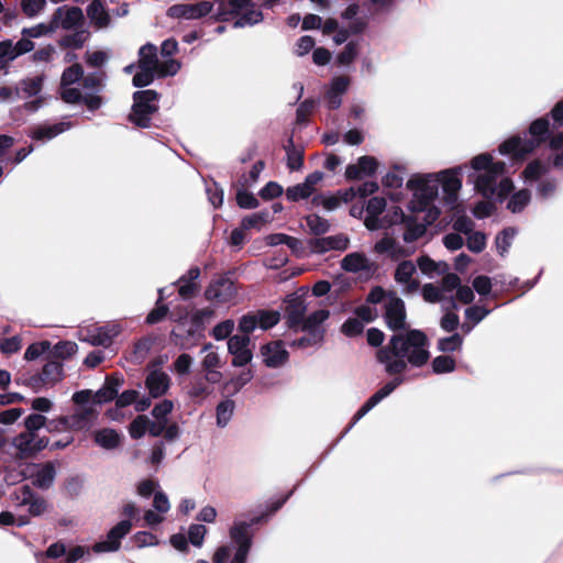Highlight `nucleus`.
<instances>
[{
    "mask_svg": "<svg viewBox=\"0 0 563 563\" xmlns=\"http://www.w3.org/2000/svg\"><path fill=\"white\" fill-rule=\"evenodd\" d=\"M229 536L235 544V553L231 563H245L252 547L251 523L235 520L230 528Z\"/></svg>",
    "mask_w": 563,
    "mask_h": 563,
    "instance_id": "nucleus-8",
    "label": "nucleus"
},
{
    "mask_svg": "<svg viewBox=\"0 0 563 563\" xmlns=\"http://www.w3.org/2000/svg\"><path fill=\"white\" fill-rule=\"evenodd\" d=\"M60 97L67 103H77L82 101L91 111L97 110L102 104V99L95 93H82L78 88L60 85Z\"/></svg>",
    "mask_w": 563,
    "mask_h": 563,
    "instance_id": "nucleus-21",
    "label": "nucleus"
},
{
    "mask_svg": "<svg viewBox=\"0 0 563 563\" xmlns=\"http://www.w3.org/2000/svg\"><path fill=\"white\" fill-rule=\"evenodd\" d=\"M287 151V166L291 170H298L302 166V152L299 148L292 146V140H289V145L286 147Z\"/></svg>",
    "mask_w": 563,
    "mask_h": 563,
    "instance_id": "nucleus-53",
    "label": "nucleus"
},
{
    "mask_svg": "<svg viewBox=\"0 0 563 563\" xmlns=\"http://www.w3.org/2000/svg\"><path fill=\"white\" fill-rule=\"evenodd\" d=\"M95 443L104 450H113L120 445L121 437L114 430L110 428H103L96 430L92 433Z\"/></svg>",
    "mask_w": 563,
    "mask_h": 563,
    "instance_id": "nucleus-35",
    "label": "nucleus"
},
{
    "mask_svg": "<svg viewBox=\"0 0 563 563\" xmlns=\"http://www.w3.org/2000/svg\"><path fill=\"white\" fill-rule=\"evenodd\" d=\"M145 386L153 398H158L169 389L170 378L164 371L153 366L146 376Z\"/></svg>",
    "mask_w": 563,
    "mask_h": 563,
    "instance_id": "nucleus-24",
    "label": "nucleus"
},
{
    "mask_svg": "<svg viewBox=\"0 0 563 563\" xmlns=\"http://www.w3.org/2000/svg\"><path fill=\"white\" fill-rule=\"evenodd\" d=\"M455 368V361L451 356L441 355L432 361V369L437 374L451 373Z\"/></svg>",
    "mask_w": 563,
    "mask_h": 563,
    "instance_id": "nucleus-52",
    "label": "nucleus"
},
{
    "mask_svg": "<svg viewBox=\"0 0 563 563\" xmlns=\"http://www.w3.org/2000/svg\"><path fill=\"white\" fill-rule=\"evenodd\" d=\"M473 173L470 178L474 181L475 189L485 198L504 200L514 189V183L505 177L506 165L504 162H495L489 154H479L471 161Z\"/></svg>",
    "mask_w": 563,
    "mask_h": 563,
    "instance_id": "nucleus-2",
    "label": "nucleus"
},
{
    "mask_svg": "<svg viewBox=\"0 0 563 563\" xmlns=\"http://www.w3.org/2000/svg\"><path fill=\"white\" fill-rule=\"evenodd\" d=\"M205 356L201 361L203 369L219 368L221 366V358L219 353L214 350L213 345L208 343L202 347Z\"/></svg>",
    "mask_w": 563,
    "mask_h": 563,
    "instance_id": "nucleus-46",
    "label": "nucleus"
},
{
    "mask_svg": "<svg viewBox=\"0 0 563 563\" xmlns=\"http://www.w3.org/2000/svg\"><path fill=\"white\" fill-rule=\"evenodd\" d=\"M150 426V419L146 416H137L130 424L129 432L131 438L140 439L146 432Z\"/></svg>",
    "mask_w": 563,
    "mask_h": 563,
    "instance_id": "nucleus-51",
    "label": "nucleus"
},
{
    "mask_svg": "<svg viewBox=\"0 0 563 563\" xmlns=\"http://www.w3.org/2000/svg\"><path fill=\"white\" fill-rule=\"evenodd\" d=\"M131 528L132 525L129 520L120 521L109 531L104 541L93 545V551L97 553L117 551L120 548L121 539L130 532Z\"/></svg>",
    "mask_w": 563,
    "mask_h": 563,
    "instance_id": "nucleus-18",
    "label": "nucleus"
},
{
    "mask_svg": "<svg viewBox=\"0 0 563 563\" xmlns=\"http://www.w3.org/2000/svg\"><path fill=\"white\" fill-rule=\"evenodd\" d=\"M209 301L216 303H227L234 299L236 289L233 282L228 277H220L213 280L205 291Z\"/></svg>",
    "mask_w": 563,
    "mask_h": 563,
    "instance_id": "nucleus-14",
    "label": "nucleus"
},
{
    "mask_svg": "<svg viewBox=\"0 0 563 563\" xmlns=\"http://www.w3.org/2000/svg\"><path fill=\"white\" fill-rule=\"evenodd\" d=\"M56 472L53 464L43 465L34 475V484L40 488H48L55 478Z\"/></svg>",
    "mask_w": 563,
    "mask_h": 563,
    "instance_id": "nucleus-42",
    "label": "nucleus"
},
{
    "mask_svg": "<svg viewBox=\"0 0 563 563\" xmlns=\"http://www.w3.org/2000/svg\"><path fill=\"white\" fill-rule=\"evenodd\" d=\"M57 29V24L55 22H51L49 24L40 23L37 25L31 27H24L21 32L22 36L32 38H38L44 35L51 34L55 32Z\"/></svg>",
    "mask_w": 563,
    "mask_h": 563,
    "instance_id": "nucleus-44",
    "label": "nucleus"
},
{
    "mask_svg": "<svg viewBox=\"0 0 563 563\" xmlns=\"http://www.w3.org/2000/svg\"><path fill=\"white\" fill-rule=\"evenodd\" d=\"M307 309L308 303L306 302L305 294H291L288 296L285 313L290 328L296 330L302 323Z\"/></svg>",
    "mask_w": 563,
    "mask_h": 563,
    "instance_id": "nucleus-20",
    "label": "nucleus"
},
{
    "mask_svg": "<svg viewBox=\"0 0 563 563\" xmlns=\"http://www.w3.org/2000/svg\"><path fill=\"white\" fill-rule=\"evenodd\" d=\"M423 223H412L407 220L405 222V232H404V241L407 243H411L419 238H421L426 232V227L428 225L426 221Z\"/></svg>",
    "mask_w": 563,
    "mask_h": 563,
    "instance_id": "nucleus-48",
    "label": "nucleus"
},
{
    "mask_svg": "<svg viewBox=\"0 0 563 563\" xmlns=\"http://www.w3.org/2000/svg\"><path fill=\"white\" fill-rule=\"evenodd\" d=\"M73 401L78 407L92 406L93 408H96V406H97L95 393L89 389L75 393L73 395Z\"/></svg>",
    "mask_w": 563,
    "mask_h": 563,
    "instance_id": "nucleus-64",
    "label": "nucleus"
},
{
    "mask_svg": "<svg viewBox=\"0 0 563 563\" xmlns=\"http://www.w3.org/2000/svg\"><path fill=\"white\" fill-rule=\"evenodd\" d=\"M407 187L412 191L409 208L417 213V221L432 224L439 217L440 210L434 205L439 194V179L433 174L417 175L408 180Z\"/></svg>",
    "mask_w": 563,
    "mask_h": 563,
    "instance_id": "nucleus-3",
    "label": "nucleus"
},
{
    "mask_svg": "<svg viewBox=\"0 0 563 563\" xmlns=\"http://www.w3.org/2000/svg\"><path fill=\"white\" fill-rule=\"evenodd\" d=\"M44 80L45 75L41 74L23 78L18 82L16 86L20 98L35 97L34 100L24 103V109L26 111L35 112L44 104L45 99L40 95L43 89Z\"/></svg>",
    "mask_w": 563,
    "mask_h": 563,
    "instance_id": "nucleus-9",
    "label": "nucleus"
},
{
    "mask_svg": "<svg viewBox=\"0 0 563 563\" xmlns=\"http://www.w3.org/2000/svg\"><path fill=\"white\" fill-rule=\"evenodd\" d=\"M350 245L346 234L339 233L330 236L316 238L310 241V251L314 254H323L330 251H345Z\"/></svg>",
    "mask_w": 563,
    "mask_h": 563,
    "instance_id": "nucleus-17",
    "label": "nucleus"
},
{
    "mask_svg": "<svg viewBox=\"0 0 563 563\" xmlns=\"http://www.w3.org/2000/svg\"><path fill=\"white\" fill-rule=\"evenodd\" d=\"M118 383L112 379H107L104 386L95 393L97 405L108 402L118 395Z\"/></svg>",
    "mask_w": 563,
    "mask_h": 563,
    "instance_id": "nucleus-45",
    "label": "nucleus"
},
{
    "mask_svg": "<svg viewBox=\"0 0 563 563\" xmlns=\"http://www.w3.org/2000/svg\"><path fill=\"white\" fill-rule=\"evenodd\" d=\"M170 509V503L167 495L163 492H155L153 499V509L144 514L145 523L150 527L157 526L165 520V515Z\"/></svg>",
    "mask_w": 563,
    "mask_h": 563,
    "instance_id": "nucleus-23",
    "label": "nucleus"
},
{
    "mask_svg": "<svg viewBox=\"0 0 563 563\" xmlns=\"http://www.w3.org/2000/svg\"><path fill=\"white\" fill-rule=\"evenodd\" d=\"M133 107L130 121L140 128L150 126L151 117L157 111V93L154 90L136 91L133 95Z\"/></svg>",
    "mask_w": 563,
    "mask_h": 563,
    "instance_id": "nucleus-7",
    "label": "nucleus"
},
{
    "mask_svg": "<svg viewBox=\"0 0 563 563\" xmlns=\"http://www.w3.org/2000/svg\"><path fill=\"white\" fill-rule=\"evenodd\" d=\"M515 235H516V230L512 228H508V229H505L501 233H499L496 236L495 244H496L497 252L500 255H505L508 252Z\"/></svg>",
    "mask_w": 563,
    "mask_h": 563,
    "instance_id": "nucleus-49",
    "label": "nucleus"
},
{
    "mask_svg": "<svg viewBox=\"0 0 563 563\" xmlns=\"http://www.w3.org/2000/svg\"><path fill=\"white\" fill-rule=\"evenodd\" d=\"M418 266L423 274L430 277L445 274L449 271V265L445 262H434L428 256L419 257Z\"/></svg>",
    "mask_w": 563,
    "mask_h": 563,
    "instance_id": "nucleus-40",
    "label": "nucleus"
},
{
    "mask_svg": "<svg viewBox=\"0 0 563 563\" xmlns=\"http://www.w3.org/2000/svg\"><path fill=\"white\" fill-rule=\"evenodd\" d=\"M263 362L268 367H279L288 360V352L282 342H271L261 350Z\"/></svg>",
    "mask_w": 563,
    "mask_h": 563,
    "instance_id": "nucleus-28",
    "label": "nucleus"
},
{
    "mask_svg": "<svg viewBox=\"0 0 563 563\" xmlns=\"http://www.w3.org/2000/svg\"><path fill=\"white\" fill-rule=\"evenodd\" d=\"M426 334L411 330L404 334H395L389 343L377 352L378 361L389 374H399L407 368V363L422 366L430 357Z\"/></svg>",
    "mask_w": 563,
    "mask_h": 563,
    "instance_id": "nucleus-1",
    "label": "nucleus"
},
{
    "mask_svg": "<svg viewBox=\"0 0 563 563\" xmlns=\"http://www.w3.org/2000/svg\"><path fill=\"white\" fill-rule=\"evenodd\" d=\"M549 169V164L540 159L530 162L522 172V179L526 184H532L540 179Z\"/></svg>",
    "mask_w": 563,
    "mask_h": 563,
    "instance_id": "nucleus-39",
    "label": "nucleus"
},
{
    "mask_svg": "<svg viewBox=\"0 0 563 563\" xmlns=\"http://www.w3.org/2000/svg\"><path fill=\"white\" fill-rule=\"evenodd\" d=\"M378 163L375 157L362 156L355 164H351L345 169V177L349 180L362 179L375 174Z\"/></svg>",
    "mask_w": 563,
    "mask_h": 563,
    "instance_id": "nucleus-27",
    "label": "nucleus"
},
{
    "mask_svg": "<svg viewBox=\"0 0 563 563\" xmlns=\"http://www.w3.org/2000/svg\"><path fill=\"white\" fill-rule=\"evenodd\" d=\"M212 10V3L201 1L198 3L176 4L168 9V15L172 18L198 19L207 15Z\"/></svg>",
    "mask_w": 563,
    "mask_h": 563,
    "instance_id": "nucleus-22",
    "label": "nucleus"
},
{
    "mask_svg": "<svg viewBox=\"0 0 563 563\" xmlns=\"http://www.w3.org/2000/svg\"><path fill=\"white\" fill-rule=\"evenodd\" d=\"M87 14L89 19L99 27L106 26L108 24L109 15L99 0H95L89 4Z\"/></svg>",
    "mask_w": 563,
    "mask_h": 563,
    "instance_id": "nucleus-43",
    "label": "nucleus"
},
{
    "mask_svg": "<svg viewBox=\"0 0 563 563\" xmlns=\"http://www.w3.org/2000/svg\"><path fill=\"white\" fill-rule=\"evenodd\" d=\"M16 505L20 507L27 506V511L32 516H41L48 509L47 501L42 497H34L26 487H23L16 495Z\"/></svg>",
    "mask_w": 563,
    "mask_h": 563,
    "instance_id": "nucleus-30",
    "label": "nucleus"
},
{
    "mask_svg": "<svg viewBox=\"0 0 563 563\" xmlns=\"http://www.w3.org/2000/svg\"><path fill=\"white\" fill-rule=\"evenodd\" d=\"M550 136L547 119L533 121L525 136H511L499 145V153L522 161Z\"/></svg>",
    "mask_w": 563,
    "mask_h": 563,
    "instance_id": "nucleus-5",
    "label": "nucleus"
},
{
    "mask_svg": "<svg viewBox=\"0 0 563 563\" xmlns=\"http://www.w3.org/2000/svg\"><path fill=\"white\" fill-rule=\"evenodd\" d=\"M375 251L379 254H387L393 258H399L410 254V251H406L394 238L389 235L384 236L375 244Z\"/></svg>",
    "mask_w": 563,
    "mask_h": 563,
    "instance_id": "nucleus-34",
    "label": "nucleus"
},
{
    "mask_svg": "<svg viewBox=\"0 0 563 563\" xmlns=\"http://www.w3.org/2000/svg\"><path fill=\"white\" fill-rule=\"evenodd\" d=\"M417 268L411 261L398 264L395 272V280L400 285L404 294H415L419 289V280L416 278Z\"/></svg>",
    "mask_w": 563,
    "mask_h": 563,
    "instance_id": "nucleus-19",
    "label": "nucleus"
},
{
    "mask_svg": "<svg viewBox=\"0 0 563 563\" xmlns=\"http://www.w3.org/2000/svg\"><path fill=\"white\" fill-rule=\"evenodd\" d=\"M48 444V438L27 431L20 433L13 440V445L21 457H31L47 448Z\"/></svg>",
    "mask_w": 563,
    "mask_h": 563,
    "instance_id": "nucleus-11",
    "label": "nucleus"
},
{
    "mask_svg": "<svg viewBox=\"0 0 563 563\" xmlns=\"http://www.w3.org/2000/svg\"><path fill=\"white\" fill-rule=\"evenodd\" d=\"M553 124L551 128L550 146L553 150L560 148L563 145V132L554 133L563 124V101L556 103L551 112Z\"/></svg>",
    "mask_w": 563,
    "mask_h": 563,
    "instance_id": "nucleus-36",
    "label": "nucleus"
},
{
    "mask_svg": "<svg viewBox=\"0 0 563 563\" xmlns=\"http://www.w3.org/2000/svg\"><path fill=\"white\" fill-rule=\"evenodd\" d=\"M258 329L268 330L279 322L280 316L277 311H258L256 312Z\"/></svg>",
    "mask_w": 563,
    "mask_h": 563,
    "instance_id": "nucleus-50",
    "label": "nucleus"
},
{
    "mask_svg": "<svg viewBox=\"0 0 563 563\" xmlns=\"http://www.w3.org/2000/svg\"><path fill=\"white\" fill-rule=\"evenodd\" d=\"M307 225L314 234H323L329 231L330 223L328 220L318 214H310L307 217Z\"/></svg>",
    "mask_w": 563,
    "mask_h": 563,
    "instance_id": "nucleus-55",
    "label": "nucleus"
},
{
    "mask_svg": "<svg viewBox=\"0 0 563 563\" xmlns=\"http://www.w3.org/2000/svg\"><path fill=\"white\" fill-rule=\"evenodd\" d=\"M463 338L455 333L451 336L439 340L438 346L442 352H454L462 346Z\"/></svg>",
    "mask_w": 563,
    "mask_h": 563,
    "instance_id": "nucleus-62",
    "label": "nucleus"
},
{
    "mask_svg": "<svg viewBox=\"0 0 563 563\" xmlns=\"http://www.w3.org/2000/svg\"><path fill=\"white\" fill-rule=\"evenodd\" d=\"M68 129H70L69 122H58L53 124L45 123L35 126L31 132L30 136L33 140L46 142L56 137L57 135L67 131Z\"/></svg>",
    "mask_w": 563,
    "mask_h": 563,
    "instance_id": "nucleus-31",
    "label": "nucleus"
},
{
    "mask_svg": "<svg viewBox=\"0 0 563 563\" xmlns=\"http://www.w3.org/2000/svg\"><path fill=\"white\" fill-rule=\"evenodd\" d=\"M82 20V11L77 8H68L57 9L56 13L54 14L53 22H55L58 26H62L63 29L69 30L80 24Z\"/></svg>",
    "mask_w": 563,
    "mask_h": 563,
    "instance_id": "nucleus-32",
    "label": "nucleus"
},
{
    "mask_svg": "<svg viewBox=\"0 0 563 563\" xmlns=\"http://www.w3.org/2000/svg\"><path fill=\"white\" fill-rule=\"evenodd\" d=\"M121 331L122 327L119 323H109L99 328L81 330L80 339L91 345L109 346Z\"/></svg>",
    "mask_w": 563,
    "mask_h": 563,
    "instance_id": "nucleus-12",
    "label": "nucleus"
},
{
    "mask_svg": "<svg viewBox=\"0 0 563 563\" xmlns=\"http://www.w3.org/2000/svg\"><path fill=\"white\" fill-rule=\"evenodd\" d=\"M46 430L52 433H71L69 423L65 416L47 420Z\"/></svg>",
    "mask_w": 563,
    "mask_h": 563,
    "instance_id": "nucleus-57",
    "label": "nucleus"
},
{
    "mask_svg": "<svg viewBox=\"0 0 563 563\" xmlns=\"http://www.w3.org/2000/svg\"><path fill=\"white\" fill-rule=\"evenodd\" d=\"M386 208V200L383 197L371 198L365 207L366 217L364 219L365 227L371 230H378L384 228V223L379 216Z\"/></svg>",
    "mask_w": 563,
    "mask_h": 563,
    "instance_id": "nucleus-26",
    "label": "nucleus"
},
{
    "mask_svg": "<svg viewBox=\"0 0 563 563\" xmlns=\"http://www.w3.org/2000/svg\"><path fill=\"white\" fill-rule=\"evenodd\" d=\"M97 409L93 408L92 406H88L77 407L71 415L65 417L67 418L70 430L73 432L88 430L97 419Z\"/></svg>",
    "mask_w": 563,
    "mask_h": 563,
    "instance_id": "nucleus-25",
    "label": "nucleus"
},
{
    "mask_svg": "<svg viewBox=\"0 0 563 563\" xmlns=\"http://www.w3.org/2000/svg\"><path fill=\"white\" fill-rule=\"evenodd\" d=\"M250 342L247 335H233L229 339L228 351L233 356V366L243 367L252 361L253 353L249 347Z\"/></svg>",
    "mask_w": 563,
    "mask_h": 563,
    "instance_id": "nucleus-15",
    "label": "nucleus"
},
{
    "mask_svg": "<svg viewBox=\"0 0 563 563\" xmlns=\"http://www.w3.org/2000/svg\"><path fill=\"white\" fill-rule=\"evenodd\" d=\"M341 267L349 273H358L368 271L371 268V262L364 253L354 252L343 257Z\"/></svg>",
    "mask_w": 563,
    "mask_h": 563,
    "instance_id": "nucleus-33",
    "label": "nucleus"
},
{
    "mask_svg": "<svg viewBox=\"0 0 563 563\" xmlns=\"http://www.w3.org/2000/svg\"><path fill=\"white\" fill-rule=\"evenodd\" d=\"M401 378H396L387 383L383 388L376 391L355 413L354 422L361 420L368 411H371L376 405H378L384 398L390 395L397 386L401 384Z\"/></svg>",
    "mask_w": 563,
    "mask_h": 563,
    "instance_id": "nucleus-29",
    "label": "nucleus"
},
{
    "mask_svg": "<svg viewBox=\"0 0 563 563\" xmlns=\"http://www.w3.org/2000/svg\"><path fill=\"white\" fill-rule=\"evenodd\" d=\"M235 409L234 400L230 398H225L221 400L216 408V417H217V426L219 428H224L228 426L230 420L233 417Z\"/></svg>",
    "mask_w": 563,
    "mask_h": 563,
    "instance_id": "nucleus-38",
    "label": "nucleus"
},
{
    "mask_svg": "<svg viewBox=\"0 0 563 563\" xmlns=\"http://www.w3.org/2000/svg\"><path fill=\"white\" fill-rule=\"evenodd\" d=\"M208 530L203 525H191L188 529V539L195 547L200 548Z\"/></svg>",
    "mask_w": 563,
    "mask_h": 563,
    "instance_id": "nucleus-63",
    "label": "nucleus"
},
{
    "mask_svg": "<svg viewBox=\"0 0 563 563\" xmlns=\"http://www.w3.org/2000/svg\"><path fill=\"white\" fill-rule=\"evenodd\" d=\"M174 402L169 399L156 404L152 410V416L155 420L164 421L167 423V416L173 411Z\"/></svg>",
    "mask_w": 563,
    "mask_h": 563,
    "instance_id": "nucleus-56",
    "label": "nucleus"
},
{
    "mask_svg": "<svg viewBox=\"0 0 563 563\" xmlns=\"http://www.w3.org/2000/svg\"><path fill=\"white\" fill-rule=\"evenodd\" d=\"M139 71L133 77L135 87H145L152 84L155 76L165 77L175 75L180 65L176 59H159L155 45L147 43L139 51Z\"/></svg>",
    "mask_w": 563,
    "mask_h": 563,
    "instance_id": "nucleus-4",
    "label": "nucleus"
},
{
    "mask_svg": "<svg viewBox=\"0 0 563 563\" xmlns=\"http://www.w3.org/2000/svg\"><path fill=\"white\" fill-rule=\"evenodd\" d=\"M253 372L251 368H244L239 374L232 376L223 384V389L231 394H238L247 383L253 378Z\"/></svg>",
    "mask_w": 563,
    "mask_h": 563,
    "instance_id": "nucleus-37",
    "label": "nucleus"
},
{
    "mask_svg": "<svg viewBox=\"0 0 563 563\" xmlns=\"http://www.w3.org/2000/svg\"><path fill=\"white\" fill-rule=\"evenodd\" d=\"M364 330L363 321L358 318H350L347 319L341 327V331L346 336H356L360 335Z\"/></svg>",
    "mask_w": 563,
    "mask_h": 563,
    "instance_id": "nucleus-60",
    "label": "nucleus"
},
{
    "mask_svg": "<svg viewBox=\"0 0 563 563\" xmlns=\"http://www.w3.org/2000/svg\"><path fill=\"white\" fill-rule=\"evenodd\" d=\"M312 205L321 206L327 211H333V210L338 209L339 207H341V203H340V200H339L336 194L330 195V196L317 195L312 198Z\"/></svg>",
    "mask_w": 563,
    "mask_h": 563,
    "instance_id": "nucleus-54",
    "label": "nucleus"
},
{
    "mask_svg": "<svg viewBox=\"0 0 563 563\" xmlns=\"http://www.w3.org/2000/svg\"><path fill=\"white\" fill-rule=\"evenodd\" d=\"M464 168V166H459L434 174L438 176L439 185H442L445 199L450 205H454L456 202L457 194L462 188L461 173Z\"/></svg>",
    "mask_w": 563,
    "mask_h": 563,
    "instance_id": "nucleus-13",
    "label": "nucleus"
},
{
    "mask_svg": "<svg viewBox=\"0 0 563 563\" xmlns=\"http://www.w3.org/2000/svg\"><path fill=\"white\" fill-rule=\"evenodd\" d=\"M406 317L404 301L395 294H388L384 307V319L387 327L394 331L405 329Z\"/></svg>",
    "mask_w": 563,
    "mask_h": 563,
    "instance_id": "nucleus-10",
    "label": "nucleus"
},
{
    "mask_svg": "<svg viewBox=\"0 0 563 563\" xmlns=\"http://www.w3.org/2000/svg\"><path fill=\"white\" fill-rule=\"evenodd\" d=\"M82 77V68L78 64H74L66 68L62 75L60 85L71 86Z\"/></svg>",
    "mask_w": 563,
    "mask_h": 563,
    "instance_id": "nucleus-58",
    "label": "nucleus"
},
{
    "mask_svg": "<svg viewBox=\"0 0 563 563\" xmlns=\"http://www.w3.org/2000/svg\"><path fill=\"white\" fill-rule=\"evenodd\" d=\"M530 198V192L527 189H521L511 196L507 208L514 213L520 212L529 203Z\"/></svg>",
    "mask_w": 563,
    "mask_h": 563,
    "instance_id": "nucleus-47",
    "label": "nucleus"
},
{
    "mask_svg": "<svg viewBox=\"0 0 563 563\" xmlns=\"http://www.w3.org/2000/svg\"><path fill=\"white\" fill-rule=\"evenodd\" d=\"M330 312L327 309H318L305 317L302 323L296 330L305 332L307 335L295 341L294 345L299 347L319 344L323 340V323L329 318Z\"/></svg>",
    "mask_w": 563,
    "mask_h": 563,
    "instance_id": "nucleus-6",
    "label": "nucleus"
},
{
    "mask_svg": "<svg viewBox=\"0 0 563 563\" xmlns=\"http://www.w3.org/2000/svg\"><path fill=\"white\" fill-rule=\"evenodd\" d=\"M357 44L350 42L345 45L344 49L338 55L336 62L342 66L350 65L357 56Z\"/></svg>",
    "mask_w": 563,
    "mask_h": 563,
    "instance_id": "nucleus-61",
    "label": "nucleus"
},
{
    "mask_svg": "<svg viewBox=\"0 0 563 563\" xmlns=\"http://www.w3.org/2000/svg\"><path fill=\"white\" fill-rule=\"evenodd\" d=\"M384 228L405 223L407 219L399 207H391L388 209L387 214L382 218Z\"/></svg>",
    "mask_w": 563,
    "mask_h": 563,
    "instance_id": "nucleus-59",
    "label": "nucleus"
},
{
    "mask_svg": "<svg viewBox=\"0 0 563 563\" xmlns=\"http://www.w3.org/2000/svg\"><path fill=\"white\" fill-rule=\"evenodd\" d=\"M41 374L46 385L53 387L63 378V366L59 362H49L43 367Z\"/></svg>",
    "mask_w": 563,
    "mask_h": 563,
    "instance_id": "nucleus-41",
    "label": "nucleus"
},
{
    "mask_svg": "<svg viewBox=\"0 0 563 563\" xmlns=\"http://www.w3.org/2000/svg\"><path fill=\"white\" fill-rule=\"evenodd\" d=\"M322 179L323 174L321 172L309 174L303 183L287 188L286 198L289 201H299L309 198L316 191L317 186Z\"/></svg>",
    "mask_w": 563,
    "mask_h": 563,
    "instance_id": "nucleus-16",
    "label": "nucleus"
}]
</instances>
